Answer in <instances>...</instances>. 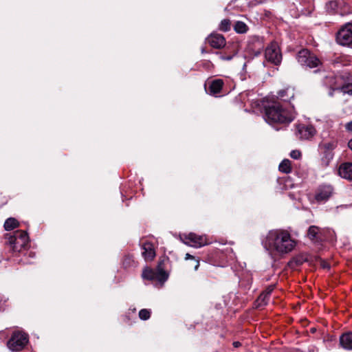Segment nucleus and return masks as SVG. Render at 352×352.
I'll list each match as a JSON object with an SVG mask.
<instances>
[{
    "instance_id": "f257e3e1",
    "label": "nucleus",
    "mask_w": 352,
    "mask_h": 352,
    "mask_svg": "<svg viewBox=\"0 0 352 352\" xmlns=\"http://www.w3.org/2000/svg\"><path fill=\"white\" fill-rule=\"evenodd\" d=\"M297 241L292 238L290 232L284 229L270 230L263 241L264 247L272 252L284 255L291 252Z\"/></svg>"
},
{
    "instance_id": "f03ea898",
    "label": "nucleus",
    "mask_w": 352,
    "mask_h": 352,
    "mask_svg": "<svg viewBox=\"0 0 352 352\" xmlns=\"http://www.w3.org/2000/svg\"><path fill=\"white\" fill-rule=\"evenodd\" d=\"M287 104H283L278 100H272L264 106L265 119L270 124H288L293 121L292 111Z\"/></svg>"
},
{
    "instance_id": "7ed1b4c3",
    "label": "nucleus",
    "mask_w": 352,
    "mask_h": 352,
    "mask_svg": "<svg viewBox=\"0 0 352 352\" xmlns=\"http://www.w3.org/2000/svg\"><path fill=\"white\" fill-rule=\"evenodd\" d=\"M5 238L8 239L7 244L10 249L14 252H20L29 246V237L25 231L17 230L12 234H5Z\"/></svg>"
},
{
    "instance_id": "20e7f679",
    "label": "nucleus",
    "mask_w": 352,
    "mask_h": 352,
    "mask_svg": "<svg viewBox=\"0 0 352 352\" xmlns=\"http://www.w3.org/2000/svg\"><path fill=\"white\" fill-rule=\"evenodd\" d=\"M338 140L322 141L318 144V152L320 155V164L322 167L329 166L334 157V150L338 146Z\"/></svg>"
},
{
    "instance_id": "39448f33",
    "label": "nucleus",
    "mask_w": 352,
    "mask_h": 352,
    "mask_svg": "<svg viewBox=\"0 0 352 352\" xmlns=\"http://www.w3.org/2000/svg\"><path fill=\"white\" fill-rule=\"evenodd\" d=\"M296 59L302 66L310 69L317 68L314 71L315 73L320 72V67L322 66V61L308 49L300 50L296 54Z\"/></svg>"
},
{
    "instance_id": "423d86ee",
    "label": "nucleus",
    "mask_w": 352,
    "mask_h": 352,
    "mask_svg": "<svg viewBox=\"0 0 352 352\" xmlns=\"http://www.w3.org/2000/svg\"><path fill=\"white\" fill-rule=\"evenodd\" d=\"M180 238L184 244L195 248H201L212 243L207 235H199L194 232L183 234Z\"/></svg>"
},
{
    "instance_id": "0eeeda50",
    "label": "nucleus",
    "mask_w": 352,
    "mask_h": 352,
    "mask_svg": "<svg viewBox=\"0 0 352 352\" xmlns=\"http://www.w3.org/2000/svg\"><path fill=\"white\" fill-rule=\"evenodd\" d=\"M337 43L342 46L352 44V22L342 25L336 34Z\"/></svg>"
},
{
    "instance_id": "6e6552de",
    "label": "nucleus",
    "mask_w": 352,
    "mask_h": 352,
    "mask_svg": "<svg viewBox=\"0 0 352 352\" xmlns=\"http://www.w3.org/2000/svg\"><path fill=\"white\" fill-rule=\"evenodd\" d=\"M28 342V336L26 333L14 332L8 342V346L12 351H21Z\"/></svg>"
},
{
    "instance_id": "1a4fd4ad",
    "label": "nucleus",
    "mask_w": 352,
    "mask_h": 352,
    "mask_svg": "<svg viewBox=\"0 0 352 352\" xmlns=\"http://www.w3.org/2000/svg\"><path fill=\"white\" fill-rule=\"evenodd\" d=\"M264 38L262 36L252 35L249 36L247 48L255 56H259L264 49Z\"/></svg>"
},
{
    "instance_id": "9d476101",
    "label": "nucleus",
    "mask_w": 352,
    "mask_h": 352,
    "mask_svg": "<svg viewBox=\"0 0 352 352\" xmlns=\"http://www.w3.org/2000/svg\"><path fill=\"white\" fill-rule=\"evenodd\" d=\"M265 56L268 62L278 65L282 60V54L276 43H272L265 50Z\"/></svg>"
},
{
    "instance_id": "9b49d317",
    "label": "nucleus",
    "mask_w": 352,
    "mask_h": 352,
    "mask_svg": "<svg viewBox=\"0 0 352 352\" xmlns=\"http://www.w3.org/2000/svg\"><path fill=\"white\" fill-rule=\"evenodd\" d=\"M333 187L329 184H322L316 190L314 198L317 202L327 201L333 194Z\"/></svg>"
},
{
    "instance_id": "f8f14e48",
    "label": "nucleus",
    "mask_w": 352,
    "mask_h": 352,
    "mask_svg": "<svg viewBox=\"0 0 352 352\" xmlns=\"http://www.w3.org/2000/svg\"><path fill=\"white\" fill-rule=\"evenodd\" d=\"M316 134V129L311 124H300L297 126V137L302 140H310Z\"/></svg>"
},
{
    "instance_id": "ddd939ff",
    "label": "nucleus",
    "mask_w": 352,
    "mask_h": 352,
    "mask_svg": "<svg viewBox=\"0 0 352 352\" xmlns=\"http://www.w3.org/2000/svg\"><path fill=\"white\" fill-rule=\"evenodd\" d=\"M142 278L144 280H157L160 281L165 280L167 278L166 273L162 270L155 272L153 269L145 267L142 273Z\"/></svg>"
},
{
    "instance_id": "4468645a",
    "label": "nucleus",
    "mask_w": 352,
    "mask_h": 352,
    "mask_svg": "<svg viewBox=\"0 0 352 352\" xmlns=\"http://www.w3.org/2000/svg\"><path fill=\"white\" fill-rule=\"evenodd\" d=\"M206 42L212 48L221 49L226 45V41L225 37L218 33H211L207 38Z\"/></svg>"
},
{
    "instance_id": "2eb2a0df",
    "label": "nucleus",
    "mask_w": 352,
    "mask_h": 352,
    "mask_svg": "<svg viewBox=\"0 0 352 352\" xmlns=\"http://www.w3.org/2000/svg\"><path fill=\"white\" fill-rule=\"evenodd\" d=\"M142 255L146 261H153L155 256L156 252L153 244L149 241H145L142 245Z\"/></svg>"
},
{
    "instance_id": "dca6fc26",
    "label": "nucleus",
    "mask_w": 352,
    "mask_h": 352,
    "mask_svg": "<svg viewBox=\"0 0 352 352\" xmlns=\"http://www.w3.org/2000/svg\"><path fill=\"white\" fill-rule=\"evenodd\" d=\"M208 93L211 96H217L221 92L224 85V82L222 79L217 78L208 81Z\"/></svg>"
},
{
    "instance_id": "f3484780",
    "label": "nucleus",
    "mask_w": 352,
    "mask_h": 352,
    "mask_svg": "<svg viewBox=\"0 0 352 352\" xmlns=\"http://www.w3.org/2000/svg\"><path fill=\"white\" fill-rule=\"evenodd\" d=\"M338 173L341 177L352 181V162L342 163L339 166Z\"/></svg>"
},
{
    "instance_id": "a211bd4d",
    "label": "nucleus",
    "mask_w": 352,
    "mask_h": 352,
    "mask_svg": "<svg viewBox=\"0 0 352 352\" xmlns=\"http://www.w3.org/2000/svg\"><path fill=\"white\" fill-rule=\"evenodd\" d=\"M294 98V89L287 87L286 89L280 90L278 92V98L276 100L284 102L283 104H290L291 100Z\"/></svg>"
},
{
    "instance_id": "6ab92c4d",
    "label": "nucleus",
    "mask_w": 352,
    "mask_h": 352,
    "mask_svg": "<svg viewBox=\"0 0 352 352\" xmlns=\"http://www.w3.org/2000/svg\"><path fill=\"white\" fill-rule=\"evenodd\" d=\"M340 343L344 349L352 350V332L342 334L340 338Z\"/></svg>"
},
{
    "instance_id": "aec40b11",
    "label": "nucleus",
    "mask_w": 352,
    "mask_h": 352,
    "mask_svg": "<svg viewBox=\"0 0 352 352\" xmlns=\"http://www.w3.org/2000/svg\"><path fill=\"white\" fill-rule=\"evenodd\" d=\"M278 170L283 173H289L292 172V162L288 159L283 160L279 164Z\"/></svg>"
},
{
    "instance_id": "412c9836",
    "label": "nucleus",
    "mask_w": 352,
    "mask_h": 352,
    "mask_svg": "<svg viewBox=\"0 0 352 352\" xmlns=\"http://www.w3.org/2000/svg\"><path fill=\"white\" fill-rule=\"evenodd\" d=\"M233 28L234 30L238 34H245L249 30L248 26L244 22L241 21L235 22Z\"/></svg>"
},
{
    "instance_id": "4be33fe9",
    "label": "nucleus",
    "mask_w": 352,
    "mask_h": 352,
    "mask_svg": "<svg viewBox=\"0 0 352 352\" xmlns=\"http://www.w3.org/2000/svg\"><path fill=\"white\" fill-rule=\"evenodd\" d=\"M320 228L316 226H311L307 232V235L309 238L311 240H318L320 239Z\"/></svg>"
},
{
    "instance_id": "5701e85b",
    "label": "nucleus",
    "mask_w": 352,
    "mask_h": 352,
    "mask_svg": "<svg viewBox=\"0 0 352 352\" xmlns=\"http://www.w3.org/2000/svg\"><path fill=\"white\" fill-rule=\"evenodd\" d=\"M122 265L124 268L136 267L137 262L135 261L133 255H126L123 258Z\"/></svg>"
},
{
    "instance_id": "b1692460",
    "label": "nucleus",
    "mask_w": 352,
    "mask_h": 352,
    "mask_svg": "<svg viewBox=\"0 0 352 352\" xmlns=\"http://www.w3.org/2000/svg\"><path fill=\"white\" fill-rule=\"evenodd\" d=\"M347 58L344 56H338L331 60V63L333 66L346 65Z\"/></svg>"
},
{
    "instance_id": "393cba45",
    "label": "nucleus",
    "mask_w": 352,
    "mask_h": 352,
    "mask_svg": "<svg viewBox=\"0 0 352 352\" xmlns=\"http://www.w3.org/2000/svg\"><path fill=\"white\" fill-rule=\"evenodd\" d=\"M231 29V21L228 19H223L219 25V30L222 32H228Z\"/></svg>"
},
{
    "instance_id": "a878e982",
    "label": "nucleus",
    "mask_w": 352,
    "mask_h": 352,
    "mask_svg": "<svg viewBox=\"0 0 352 352\" xmlns=\"http://www.w3.org/2000/svg\"><path fill=\"white\" fill-rule=\"evenodd\" d=\"M269 300V296H265V294L263 292L260 294L258 298L256 300L257 306L261 307L267 305Z\"/></svg>"
},
{
    "instance_id": "bb28decb",
    "label": "nucleus",
    "mask_w": 352,
    "mask_h": 352,
    "mask_svg": "<svg viewBox=\"0 0 352 352\" xmlns=\"http://www.w3.org/2000/svg\"><path fill=\"white\" fill-rule=\"evenodd\" d=\"M151 314L150 309H142L139 311V318L142 320H146L150 318Z\"/></svg>"
},
{
    "instance_id": "cd10ccee",
    "label": "nucleus",
    "mask_w": 352,
    "mask_h": 352,
    "mask_svg": "<svg viewBox=\"0 0 352 352\" xmlns=\"http://www.w3.org/2000/svg\"><path fill=\"white\" fill-rule=\"evenodd\" d=\"M19 227V221H5L4 228L6 230H12Z\"/></svg>"
},
{
    "instance_id": "c85d7f7f",
    "label": "nucleus",
    "mask_w": 352,
    "mask_h": 352,
    "mask_svg": "<svg viewBox=\"0 0 352 352\" xmlns=\"http://www.w3.org/2000/svg\"><path fill=\"white\" fill-rule=\"evenodd\" d=\"M340 89L343 93L352 96V83H345L340 87Z\"/></svg>"
},
{
    "instance_id": "c756f323",
    "label": "nucleus",
    "mask_w": 352,
    "mask_h": 352,
    "mask_svg": "<svg viewBox=\"0 0 352 352\" xmlns=\"http://www.w3.org/2000/svg\"><path fill=\"white\" fill-rule=\"evenodd\" d=\"M188 259H192L194 261V262H195L194 269H195V270H197L199 267V260L195 258V257L194 256L190 254L189 253H187L185 255V260H188Z\"/></svg>"
},
{
    "instance_id": "7c9ffc66",
    "label": "nucleus",
    "mask_w": 352,
    "mask_h": 352,
    "mask_svg": "<svg viewBox=\"0 0 352 352\" xmlns=\"http://www.w3.org/2000/svg\"><path fill=\"white\" fill-rule=\"evenodd\" d=\"M217 54H220V58L223 60H230L232 59L235 53L229 54H223L222 52H217Z\"/></svg>"
},
{
    "instance_id": "2f4dec72",
    "label": "nucleus",
    "mask_w": 352,
    "mask_h": 352,
    "mask_svg": "<svg viewBox=\"0 0 352 352\" xmlns=\"http://www.w3.org/2000/svg\"><path fill=\"white\" fill-rule=\"evenodd\" d=\"M289 155L294 160H298L302 157V153L299 150H293L291 151Z\"/></svg>"
},
{
    "instance_id": "473e14b6",
    "label": "nucleus",
    "mask_w": 352,
    "mask_h": 352,
    "mask_svg": "<svg viewBox=\"0 0 352 352\" xmlns=\"http://www.w3.org/2000/svg\"><path fill=\"white\" fill-rule=\"evenodd\" d=\"M135 311L136 309L134 308L133 309H130L128 313H126V316H125V319H124V321L128 323L129 324H131V316L130 315L132 314H135Z\"/></svg>"
},
{
    "instance_id": "72a5a7b5",
    "label": "nucleus",
    "mask_w": 352,
    "mask_h": 352,
    "mask_svg": "<svg viewBox=\"0 0 352 352\" xmlns=\"http://www.w3.org/2000/svg\"><path fill=\"white\" fill-rule=\"evenodd\" d=\"M274 289V285H270L267 289L263 292L265 296H270L272 292H273Z\"/></svg>"
},
{
    "instance_id": "f704fd0d",
    "label": "nucleus",
    "mask_w": 352,
    "mask_h": 352,
    "mask_svg": "<svg viewBox=\"0 0 352 352\" xmlns=\"http://www.w3.org/2000/svg\"><path fill=\"white\" fill-rule=\"evenodd\" d=\"M320 265L323 269H329L330 265L324 261H320Z\"/></svg>"
},
{
    "instance_id": "c9c22d12",
    "label": "nucleus",
    "mask_w": 352,
    "mask_h": 352,
    "mask_svg": "<svg viewBox=\"0 0 352 352\" xmlns=\"http://www.w3.org/2000/svg\"><path fill=\"white\" fill-rule=\"evenodd\" d=\"M202 65H203L204 68L207 69H208L210 67L212 66L210 61H206V62L202 64Z\"/></svg>"
},
{
    "instance_id": "e433bc0d",
    "label": "nucleus",
    "mask_w": 352,
    "mask_h": 352,
    "mask_svg": "<svg viewBox=\"0 0 352 352\" xmlns=\"http://www.w3.org/2000/svg\"><path fill=\"white\" fill-rule=\"evenodd\" d=\"M345 129L349 131H352V120L346 124Z\"/></svg>"
},
{
    "instance_id": "4c0bfd02",
    "label": "nucleus",
    "mask_w": 352,
    "mask_h": 352,
    "mask_svg": "<svg viewBox=\"0 0 352 352\" xmlns=\"http://www.w3.org/2000/svg\"><path fill=\"white\" fill-rule=\"evenodd\" d=\"M233 345L234 347H239L241 345V343L239 342H234Z\"/></svg>"
},
{
    "instance_id": "58836bf2",
    "label": "nucleus",
    "mask_w": 352,
    "mask_h": 352,
    "mask_svg": "<svg viewBox=\"0 0 352 352\" xmlns=\"http://www.w3.org/2000/svg\"><path fill=\"white\" fill-rule=\"evenodd\" d=\"M1 195L0 194V199H1ZM6 203V201H1L0 200V206H3L4 204Z\"/></svg>"
},
{
    "instance_id": "ea45409f",
    "label": "nucleus",
    "mask_w": 352,
    "mask_h": 352,
    "mask_svg": "<svg viewBox=\"0 0 352 352\" xmlns=\"http://www.w3.org/2000/svg\"><path fill=\"white\" fill-rule=\"evenodd\" d=\"M6 220H9V221H11V220H16L15 218L14 217H8V219H6Z\"/></svg>"
},
{
    "instance_id": "a19ab883",
    "label": "nucleus",
    "mask_w": 352,
    "mask_h": 352,
    "mask_svg": "<svg viewBox=\"0 0 352 352\" xmlns=\"http://www.w3.org/2000/svg\"><path fill=\"white\" fill-rule=\"evenodd\" d=\"M201 52H202V53L206 52V51H205V49H204V48H203V49L201 50Z\"/></svg>"
}]
</instances>
